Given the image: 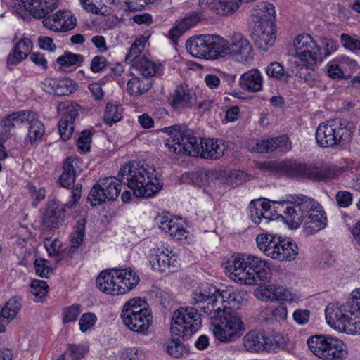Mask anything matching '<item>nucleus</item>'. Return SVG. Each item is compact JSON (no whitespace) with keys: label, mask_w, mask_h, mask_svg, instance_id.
<instances>
[{"label":"nucleus","mask_w":360,"mask_h":360,"mask_svg":"<svg viewBox=\"0 0 360 360\" xmlns=\"http://www.w3.org/2000/svg\"><path fill=\"white\" fill-rule=\"evenodd\" d=\"M162 131L169 135L165 140V147L171 155H188L200 156L204 159L217 160L225 151V145L221 139H202L198 142L193 132L184 127L173 125L165 127Z\"/></svg>","instance_id":"f257e3e1"},{"label":"nucleus","mask_w":360,"mask_h":360,"mask_svg":"<svg viewBox=\"0 0 360 360\" xmlns=\"http://www.w3.org/2000/svg\"><path fill=\"white\" fill-rule=\"evenodd\" d=\"M155 169L144 162H129L122 166L118 173L120 182L127 184L138 198H150L156 194L162 187L157 178Z\"/></svg>","instance_id":"f03ea898"},{"label":"nucleus","mask_w":360,"mask_h":360,"mask_svg":"<svg viewBox=\"0 0 360 360\" xmlns=\"http://www.w3.org/2000/svg\"><path fill=\"white\" fill-rule=\"evenodd\" d=\"M225 269L230 273L231 279L249 285L266 282L271 274L266 261L252 255L232 256L227 261Z\"/></svg>","instance_id":"7ed1b4c3"},{"label":"nucleus","mask_w":360,"mask_h":360,"mask_svg":"<svg viewBox=\"0 0 360 360\" xmlns=\"http://www.w3.org/2000/svg\"><path fill=\"white\" fill-rule=\"evenodd\" d=\"M326 320L334 329L347 334L360 333L358 327L360 320V289L351 293V297L345 305L331 303L325 309Z\"/></svg>","instance_id":"20e7f679"},{"label":"nucleus","mask_w":360,"mask_h":360,"mask_svg":"<svg viewBox=\"0 0 360 360\" xmlns=\"http://www.w3.org/2000/svg\"><path fill=\"white\" fill-rule=\"evenodd\" d=\"M124 325L130 330L146 335L153 322V315L147 302L140 297L127 302L121 312Z\"/></svg>","instance_id":"39448f33"},{"label":"nucleus","mask_w":360,"mask_h":360,"mask_svg":"<svg viewBox=\"0 0 360 360\" xmlns=\"http://www.w3.org/2000/svg\"><path fill=\"white\" fill-rule=\"evenodd\" d=\"M307 344L312 354L321 360H343L347 356L344 343L329 335H312Z\"/></svg>","instance_id":"423d86ee"},{"label":"nucleus","mask_w":360,"mask_h":360,"mask_svg":"<svg viewBox=\"0 0 360 360\" xmlns=\"http://www.w3.org/2000/svg\"><path fill=\"white\" fill-rule=\"evenodd\" d=\"M201 326V319L196 309L180 307L174 311L171 319V335L188 340Z\"/></svg>","instance_id":"0eeeda50"},{"label":"nucleus","mask_w":360,"mask_h":360,"mask_svg":"<svg viewBox=\"0 0 360 360\" xmlns=\"http://www.w3.org/2000/svg\"><path fill=\"white\" fill-rule=\"evenodd\" d=\"M213 326L215 338L226 343L239 338L245 330L240 316L234 310L224 309Z\"/></svg>","instance_id":"6e6552de"},{"label":"nucleus","mask_w":360,"mask_h":360,"mask_svg":"<svg viewBox=\"0 0 360 360\" xmlns=\"http://www.w3.org/2000/svg\"><path fill=\"white\" fill-rule=\"evenodd\" d=\"M295 57L298 65L313 69L317 61H322L321 49L309 34H299L294 41Z\"/></svg>","instance_id":"1a4fd4ad"},{"label":"nucleus","mask_w":360,"mask_h":360,"mask_svg":"<svg viewBox=\"0 0 360 360\" xmlns=\"http://www.w3.org/2000/svg\"><path fill=\"white\" fill-rule=\"evenodd\" d=\"M303 205L302 208L306 209L304 215V232L307 235H312L325 229L327 226V217L323 207L311 198L308 202Z\"/></svg>","instance_id":"9d476101"},{"label":"nucleus","mask_w":360,"mask_h":360,"mask_svg":"<svg viewBox=\"0 0 360 360\" xmlns=\"http://www.w3.org/2000/svg\"><path fill=\"white\" fill-rule=\"evenodd\" d=\"M223 58L229 56L241 63L253 59L252 47L247 38L241 33H234L229 41L225 40L223 46Z\"/></svg>","instance_id":"9b49d317"},{"label":"nucleus","mask_w":360,"mask_h":360,"mask_svg":"<svg viewBox=\"0 0 360 360\" xmlns=\"http://www.w3.org/2000/svg\"><path fill=\"white\" fill-rule=\"evenodd\" d=\"M112 176L101 178L97 184L91 188L87 200L91 206L103 203L111 205L112 202Z\"/></svg>","instance_id":"f8f14e48"},{"label":"nucleus","mask_w":360,"mask_h":360,"mask_svg":"<svg viewBox=\"0 0 360 360\" xmlns=\"http://www.w3.org/2000/svg\"><path fill=\"white\" fill-rule=\"evenodd\" d=\"M176 255L167 248H153L150 250V263L154 270L169 272L176 267Z\"/></svg>","instance_id":"ddd939ff"},{"label":"nucleus","mask_w":360,"mask_h":360,"mask_svg":"<svg viewBox=\"0 0 360 360\" xmlns=\"http://www.w3.org/2000/svg\"><path fill=\"white\" fill-rule=\"evenodd\" d=\"M57 108L58 111L63 114L58 124L60 136L63 141H67L72 134L73 124L78 112L68 102L59 103Z\"/></svg>","instance_id":"4468645a"},{"label":"nucleus","mask_w":360,"mask_h":360,"mask_svg":"<svg viewBox=\"0 0 360 360\" xmlns=\"http://www.w3.org/2000/svg\"><path fill=\"white\" fill-rule=\"evenodd\" d=\"M249 217L255 224L265 225L271 220L277 218L272 212L270 201L261 200H252L248 207Z\"/></svg>","instance_id":"2eb2a0df"},{"label":"nucleus","mask_w":360,"mask_h":360,"mask_svg":"<svg viewBox=\"0 0 360 360\" xmlns=\"http://www.w3.org/2000/svg\"><path fill=\"white\" fill-rule=\"evenodd\" d=\"M255 45L262 51H266L275 41V24L269 22H256L253 31Z\"/></svg>","instance_id":"dca6fc26"},{"label":"nucleus","mask_w":360,"mask_h":360,"mask_svg":"<svg viewBox=\"0 0 360 360\" xmlns=\"http://www.w3.org/2000/svg\"><path fill=\"white\" fill-rule=\"evenodd\" d=\"M116 281H114V292L124 295L133 289L139 283V278L131 269L114 268Z\"/></svg>","instance_id":"f3484780"},{"label":"nucleus","mask_w":360,"mask_h":360,"mask_svg":"<svg viewBox=\"0 0 360 360\" xmlns=\"http://www.w3.org/2000/svg\"><path fill=\"white\" fill-rule=\"evenodd\" d=\"M310 198L304 195L296 197L294 202H291L289 207L285 208L287 214L285 220L291 228L297 229L301 224L304 225V213L306 209L302 208L303 204L308 202Z\"/></svg>","instance_id":"a211bd4d"},{"label":"nucleus","mask_w":360,"mask_h":360,"mask_svg":"<svg viewBox=\"0 0 360 360\" xmlns=\"http://www.w3.org/2000/svg\"><path fill=\"white\" fill-rule=\"evenodd\" d=\"M327 122L330 129L333 141L335 142V146L342 145L351 139L354 132L352 123L346 120L338 119L330 120Z\"/></svg>","instance_id":"6ab92c4d"},{"label":"nucleus","mask_w":360,"mask_h":360,"mask_svg":"<svg viewBox=\"0 0 360 360\" xmlns=\"http://www.w3.org/2000/svg\"><path fill=\"white\" fill-rule=\"evenodd\" d=\"M219 297H221V303L224 306V309L236 311L247 301L248 294L243 290L229 287L221 292L219 291Z\"/></svg>","instance_id":"aec40b11"},{"label":"nucleus","mask_w":360,"mask_h":360,"mask_svg":"<svg viewBox=\"0 0 360 360\" xmlns=\"http://www.w3.org/2000/svg\"><path fill=\"white\" fill-rule=\"evenodd\" d=\"M271 340L264 333L251 330L243 338V346L250 352L269 350L271 347Z\"/></svg>","instance_id":"412c9836"},{"label":"nucleus","mask_w":360,"mask_h":360,"mask_svg":"<svg viewBox=\"0 0 360 360\" xmlns=\"http://www.w3.org/2000/svg\"><path fill=\"white\" fill-rule=\"evenodd\" d=\"M65 218V208L56 202H49L44 213L42 224L44 228L56 229Z\"/></svg>","instance_id":"4be33fe9"},{"label":"nucleus","mask_w":360,"mask_h":360,"mask_svg":"<svg viewBox=\"0 0 360 360\" xmlns=\"http://www.w3.org/2000/svg\"><path fill=\"white\" fill-rule=\"evenodd\" d=\"M32 42L28 38H24L16 43L7 57V65L10 70L23 60L30 53Z\"/></svg>","instance_id":"5701e85b"},{"label":"nucleus","mask_w":360,"mask_h":360,"mask_svg":"<svg viewBox=\"0 0 360 360\" xmlns=\"http://www.w3.org/2000/svg\"><path fill=\"white\" fill-rule=\"evenodd\" d=\"M281 238L276 234L262 233L256 237L257 246L264 255L276 259Z\"/></svg>","instance_id":"b1692460"},{"label":"nucleus","mask_w":360,"mask_h":360,"mask_svg":"<svg viewBox=\"0 0 360 360\" xmlns=\"http://www.w3.org/2000/svg\"><path fill=\"white\" fill-rule=\"evenodd\" d=\"M288 149V139L285 136L257 141L252 150L257 153H270L275 150L281 152Z\"/></svg>","instance_id":"393cba45"},{"label":"nucleus","mask_w":360,"mask_h":360,"mask_svg":"<svg viewBox=\"0 0 360 360\" xmlns=\"http://www.w3.org/2000/svg\"><path fill=\"white\" fill-rule=\"evenodd\" d=\"M260 299L263 301H291L292 300V294L287 288L274 284L264 285L260 290Z\"/></svg>","instance_id":"a878e982"},{"label":"nucleus","mask_w":360,"mask_h":360,"mask_svg":"<svg viewBox=\"0 0 360 360\" xmlns=\"http://www.w3.org/2000/svg\"><path fill=\"white\" fill-rule=\"evenodd\" d=\"M195 100V94L186 85L177 86L172 94V104L173 106L191 108Z\"/></svg>","instance_id":"bb28decb"},{"label":"nucleus","mask_w":360,"mask_h":360,"mask_svg":"<svg viewBox=\"0 0 360 360\" xmlns=\"http://www.w3.org/2000/svg\"><path fill=\"white\" fill-rule=\"evenodd\" d=\"M205 51L203 58L215 59L223 58V46L225 45V39L218 35H205Z\"/></svg>","instance_id":"cd10ccee"},{"label":"nucleus","mask_w":360,"mask_h":360,"mask_svg":"<svg viewBox=\"0 0 360 360\" xmlns=\"http://www.w3.org/2000/svg\"><path fill=\"white\" fill-rule=\"evenodd\" d=\"M263 79L257 69H252L243 74L240 79V86L243 89L250 92H258L262 89Z\"/></svg>","instance_id":"c85d7f7f"},{"label":"nucleus","mask_w":360,"mask_h":360,"mask_svg":"<svg viewBox=\"0 0 360 360\" xmlns=\"http://www.w3.org/2000/svg\"><path fill=\"white\" fill-rule=\"evenodd\" d=\"M212 296L207 302L206 305L200 307L201 310L212 320L214 324L224 311V306L221 303V297H219V290L212 288Z\"/></svg>","instance_id":"c756f323"},{"label":"nucleus","mask_w":360,"mask_h":360,"mask_svg":"<svg viewBox=\"0 0 360 360\" xmlns=\"http://www.w3.org/2000/svg\"><path fill=\"white\" fill-rule=\"evenodd\" d=\"M281 172L288 177L309 178L310 165L295 161H285L280 166Z\"/></svg>","instance_id":"7c9ffc66"},{"label":"nucleus","mask_w":360,"mask_h":360,"mask_svg":"<svg viewBox=\"0 0 360 360\" xmlns=\"http://www.w3.org/2000/svg\"><path fill=\"white\" fill-rule=\"evenodd\" d=\"M27 122L30 125L28 133L27 135V140L30 144L33 145L40 141L44 134V126L43 123L39 120V117L37 112L30 111V115L28 117Z\"/></svg>","instance_id":"2f4dec72"},{"label":"nucleus","mask_w":360,"mask_h":360,"mask_svg":"<svg viewBox=\"0 0 360 360\" xmlns=\"http://www.w3.org/2000/svg\"><path fill=\"white\" fill-rule=\"evenodd\" d=\"M252 15L257 18V22H275L276 11L274 5L267 1L257 3L252 10Z\"/></svg>","instance_id":"473e14b6"},{"label":"nucleus","mask_w":360,"mask_h":360,"mask_svg":"<svg viewBox=\"0 0 360 360\" xmlns=\"http://www.w3.org/2000/svg\"><path fill=\"white\" fill-rule=\"evenodd\" d=\"M22 301L20 296L10 298L0 311V321L8 323L13 320L22 307Z\"/></svg>","instance_id":"72a5a7b5"},{"label":"nucleus","mask_w":360,"mask_h":360,"mask_svg":"<svg viewBox=\"0 0 360 360\" xmlns=\"http://www.w3.org/2000/svg\"><path fill=\"white\" fill-rule=\"evenodd\" d=\"M31 110H20L13 112L1 120V126L6 132L14 130L15 127L21 124L25 123L30 115Z\"/></svg>","instance_id":"f704fd0d"},{"label":"nucleus","mask_w":360,"mask_h":360,"mask_svg":"<svg viewBox=\"0 0 360 360\" xmlns=\"http://www.w3.org/2000/svg\"><path fill=\"white\" fill-rule=\"evenodd\" d=\"M48 86L57 96H68L75 90L76 84L68 77L51 79L47 81Z\"/></svg>","instance_id":"c9c22d12"},{"label":"nucleus","mask_w":360,"mask_h":360,"mask_svg":"<svg viewBox=\"0 0 360 360\" xmlns=\"http://www.w3.org/2000/svg\"><path fill=\"white\" fill-rule=\"evenodd\" d=\"M77 160L72 157L65 159L63 164V172L59 179L60 185L64 188H70L75 182L77 172Z\"/></svg>","instance_id":"e433bc0d"},{"label":"nucleus","mask_w":360,"mask_h":360,"mask_svg":"<svg viewBox=\"0 0 360 360\" xmlns=\"http://www.w3.org/2000/svg\"><path fill=\"white\" fill-rule=\"evenodd\" d=\"M297 255L298 247L296 243H292L290 240H286L281 238L276 259L280 261H291L295 259Z\"/></svg>","instance_id":"4c0bfd02"},{"label":"nucleus","mask_w":360,"mask_h":360,"mask_svg":"<svg viewBox=\"0 0 360 360\" xmlns=\"http://www.w3.org/2000/svg\"><path fill=\"white\" fill-rule=\"evenodd\" d=\"M316 142L321 148H328L335 146V141H333L330 129L327 121L321 123L316 129Z\"/></svg>","instance_id":"58836bf2"},{"label":"nucleus","mask_w":360,"mask_h":360,"mask_svg":"<svg viewBox=\"0 0 360 360\" xmlns=\"http://www.w3.org/2000/svg\"><path fill=\"white\" fill-rule=\"evenodd\" d=\"M205 35L191 37L186 43L187 51L195 58H203L205 51Z\"/></svg>","instance_id":"ea45409f"},{"label":"nucleus","mask_w":360,"mask_h":360,"mask_svg":"<svg viewBox=\"0 0 360 360\" xmlns=\"http://www.w3.org/2000/svg\"><path fill=\"white\" fill-rule=\"evenodd\" d=\"M132 67L134 70L139 71L145 78L155 76L157 71L156 65L144 57L135 59Z\"/></svg>","instance_id":"a19ab883"},{"label":"nucleus","mask_w":360,"mask_h":360,"mask_svg":"<svg viewBox=\"0 0 360 360\" xmlns=\"http://www.w3.org/2000/svg\"><path fill=\"white\" fill-rule=\"evenodd\" d=\"M151 85L145 78L141 79L138 77H134L127 83L128 92L134 96H140L150 89Z\"/></svg>","instance_id":"79ce46f5"},{"label":"nucleus","mask_w":360,"mask_h":360,"mask_svg":"<svg viewBox=\"0 0 360 360\" xmlns=\"http://www.w3.org/2000/svg\"><path fill=\"white\" fill-rule=\"evenodd\" d=\"M336 176L335 169L333 167L319 168L310 165L309 179L318 181H326L333 179Z\"/></svg>","instance_id":"37998d69"},{"label":"nucleus","mask_w":360,"mask_h":360,"mask_svg":"<svg viewBox=\"0 0 360 360\" xmlns=\"http://www.w3.org/2000/svg\"><path fill=\"white\" fill-rule=\"evenodd\" d=\"M160 0H123L122 3L120 2L116 4L117 8H120L124 11H137L143 8L146 6L153 5Z\"/></svg>","instance_id":"c03bdc74"},{"label":"nucleus","mask_w":360,"mask_h":360,"mask_svg":"<svg viewBox=\"0 0 360 360\" xmlns=\"http://www.w3.org/2000/svg\"><path fill=\"white\" fill-rule=\"evenodd\" d=\"M112 269H108L102 271L96 278V286L102 292L112 294Z\"/></svg>","instance_id":"a18cd8bd"},{"label":"nucleus","mask_w":360,"mask_h":360,"mask_svg":"<svg viewBox=\"0 0 360 360\" xmlns=\"http://www.w3.org/2000/svg\"><path fill=\"white\" fill-rule=\"evenodd\" d=\"M243 0H220L216 6L217 13L220 15H229L236 12Z\"/></svg>","instance_id":"49530a36"},{"label":"nucleus","mask_w":360,"mask_h":360,"mask_svg":"<svg viewBox=\"0 0 360 360\" xmlns=\"http://www.w3.org/2000/svg\"><path fill=\"white\" fill-rule=\"evenodd\" d=\"M61 16H58V23L56 29L57 32H66L73 29L76 26V18L71 15L68 12L58 11Z\"/></svg>","instance_id":"de8ad7c7"},{"label":"nucleus","mask_w":360,"mask_h":360,"mask_svg":"<svg viewBox=\"0 0 360 360\" xmlns=\"http://www.w3.org/2000/svg\"><path fill=\"white\" fill-rule=\"evenodd\" d=\"M85 226L86 219L84 218H80L77 221L74 231L71 234L72 246L78 248L82 243L84 237Z\"/></svg>","instance_id":"09e8293b"},{"label":"nucleus","mask_w":360,"mask_h":360,"mask_svg":"<svg viewBox=\"0 0 360 360\" xmlns=\"http://www.w3.org/2000/svg\"><path fill=\"white\" fill-rule=\"evenodd\" d=\"M181 337H172L170 343L167 347V353L175 358H179L187 352V349L181 342Z\"/></svg>","instance_id":"8fccbe9b"},{"label":"nucleus","mask_w":360,"mask_h":360,"mask_svg":"<svg viewBox=\"0 0 360 360\" xmlns=\"http://www.w3.org/2000/svg\"><path fill=\"white\" fill-rule=\"evenodd\" d=\"M44 3V7L34 11V18H43L51 13L58 6V0H39L35 1V8L40 7V4Z\"/></svg>","instance_id":"3c124183"},{"label":"nucleus","mask_w":360,"mask_h":360,"mask_svg":"<svg viewBox=\"0 0 360 360\" xmlns=\"http://www.w3.org/2000/svg\"><path fill=\"white\" fill-rule=\"evenodd\" d=\"M266 73L269 77L278 80H286L290 77V75L285 70L283 66L278 62H273L269 64L266 68Z\"/></svg>","instance_id":"603ef678"},{"label":"nucleus","mask_w":360,"mask_h":360,"mask_svg":"<svg viewBox=\"0 0 360 360\" xmlns=\"http://www.w3.org/2000/svg\"><path fill=\"white\" fill-rule=\"evenodd\" d=\"M213 287H209L207 285L202 288L196 289L193 294V304H197L198 303L207 302L210 297L212 296V290Z\"/></svg>","instance_id":"864d4df0"},{"label":"nucleus","mask_w":360,"mask_h":360,"mask_svg":"<svg viewBox=\"0 0 360 360\" xmlns=\"http://www.w3.org/2000/svg\"><path fill=\"white\" fill-rule=\"evenodd\" d=\"M249 179L248 175L243 171L233 169L228 172L226 181L232 186H239Z\"/></svg>","instance_id":"5fc2aeb1"},{"label":"nucleus","mask_w":360,"mask_h":360,"mask_svg":"<svg viewBox=\"0 0 360 360\" xmlns=\"http://www.w3.org/2000/svg\"><path fill=\"white\" fill-rule=\"evenodd\" d=\"M83 59L84 58L82 55L65 51L63 56L57 58L56 61L61 66L69 67L76 65L78 63H82Z\"/></svg>","instance_id":"6e6d98bb"},{"label":"nucleus","mask_w":360,"mask_h":360,"mask_svg":"<svg viewBox=\"0 0 360 360\" xmlns=\"http://www.w3.org/2000/svg\"><path fill=\"white\" fill-rule=\"evenodd\" d=\"M81 312V307L78 304H75L67 307L63 309V321L64 323L74 322Z\"/></svg>","instance_id":"4d7b16f0"},{"label":"nucleus","mask_w":360,"mask_h":360,"mask_svg":"<svg viewBox=\"0 0 360 360\" xmlns=\"http://www.w3.org/2000/svg\"><path fill=\"white\" fill-rule=\"evenodd\" d=\"M36 274L42 278H48L52 272V268L48 264V261L42 258H37L34 262Z\"/></svg>","instance_id":"13d9d810"},{"label":"nucleus","mask_w":360,"mask_h":360,"mask_svg":"<svg viewBox=\"0 0 360 360\" xmlns=\"http://www.w3.org/2000/svg\"><path fill=\"white\" fill-rule=\"evenodd\" d=\"M340 42L344 48L352 51H360V40L355 39L347 33L340 35Z\"/></svg>","instance_id":"bf43d9fd"},{"label":"nucleus","mask_w":360,"mask_h":360,"mask_svg":"<svg viewBox=\"0 0 360 360\" xmlns=\"http://www.w3.org/2000/svg\"><path fill=\"white\" fill-rule=\"evenodd\" d=\"M96 316L94 313L88 312L82 315L79 319V328L82 332H86L96 322Z\"/></svg>","instance_id":"052dcab7"},{"label":"nucleus","mask_w":360,"mask_h":360,"mask_svg":"<svg viewBox=\"0 0 360 360\" xmlns=\"http://www.w3.org/2000/svg\"><path fill=\"white\" fill-rule=\"evenodd\" d=\"M31 292L36 297H43L47 293L48 285L42 280H34L31 283Z\"/></svg>","instance_id":"680f3d73"},{"label":"nucleus","mask_w":360,"mask_h":360,"mask_svg":"<svg viewBox=\"0 0 360 360\" xmlns=\"http://www.w3.org/2000/svg\"><path fill=\"white\" fill-rule=\"evenodd\" d=\"M335 200L339 207H348L353 201V195L347 191H340L335 195Z\"/></svg>","instance_id":"e2e57ef3"},{"label":"nucleus","mask_w":360,"mask_h":360,"mask_svg":"<svg viewBox=\"0 0 360 360\" xmlns=\"http://www.w3.org/2000/svg\"><path fill=\"white\" fill-rule=\"evenodd\" d=\"M91 141V134L88 130H84L81 132L77 141V146L81 152H88L90 150V143Z\"/></svg>","instance_id":"0e129e2a"},{"label":"nucleus","mask_w":360,"mask_h":360,"mask_svg":"<svg viewBox=\"0 0 360 360\" xmlns=\"http://www.w3.org/2000/svg\"><path fill=\"white\" fill-rule=\"evenodd\" d=\"M156 220L159 224V228L165 233H169V235L176 224L173 219L166 215L158 216Z\"/></svg>","instance_id":"69168bd1"},{"label":"nucleus","mask_w":360,"mask_h":360,"mask_svg":"<svg viewBox=\"0 0 360 360\" xmlns=\"http://www.w3.org/2000/svg\"><path fill=\"white\" fill-rule=\"evenodd\" d=\"M327 74L333 79H340L344 77V72L335 60H332L328 63Z\"/></svg>","instance_id":"338daca9"},{"label":"nucleus","mask_w":360,"mask_h":360,"mask_svg":"<svg viewBox=\"0 0 360 360\" xmlns=\"http://www.w3.org/2000/svg\"><path fill=\"white\" fill-rule=\"evenodd\" d=\"M200 20V15L197 13H193L186 15L180 22L179 27L181 30H186L195 25Z\"/></svg>","instance_id":"774afa93"}]
</instances>
